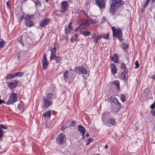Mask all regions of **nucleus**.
Here are the masks:
<instances>
[{
    "instance_id": "f257e3e1",
    "label": "nucleus",
    "mask_w": 155,
    "mask_h": 155,
    "mask_svg": "<svg viewBox=\"0 0 155 155\" xmlns=\"http://www.w3.org/2000/svg\"><path fill=\"white\" fill-rule=\"evenodd\" d=\"M124 4V2L122 0H111L110 10L112 15L114 14L119 7L122 5Z\"/></svg>"
},
{
    "instance_id": "f03ea898",
    "label": "nucleus",
    "mask_w": 155,
    "mask_h": 155,
    "mask_svg": "<svg viewBox=\"0 0 155 155\" xmlns=\"http://www.w3.org/2000/svg\"><path fill=\"white\" fill-rule=\"evenodd\" d=\"M112 30L113 31V36L114 38L117 37V38L120 41L123 40V34L121 29L120 27L116 28L115 27H112Z\"/></svg>"
},
{
    "instance_id": "7ed1b4c3",
    "label": "nucleus",
    "mask_w": 155,
    "mask_h": 155,
    "mask_svg": "<svg viewBox=\"0 0 155 155\" xmlns=\"http://www.w3.org/2000/svg\"><path fill=\"white\" fill-rule=\"evenodd\" d=\"M33 15H27L25 18V24L28 27L30 28L34 25V22L32 20Z\"/></svg>"
},
{
    "instance_id": "20e7f679",
    "label": "nucleus",
    "mask_w": 155,
    "mask_h": 155,
    "mask_svg": "<svg viewBox=\"0 0 155 155\" xmlns=\"http://www.w3.org/2000/svg\"><path fill=\"white\" fill-rule=\"evenodd\" d=\"M66 138L64 134L62 133L58 135L56 137V142L60 145H62L65 141Z\"/></svg>"
},
{
    "instance_id": "39448f33",
    "label": "nucleus",
    "mask_w": 155,
    "mask_h": 155,
    "mask_svg": "<svg viewBox=\"0 0 155 155\" xmlns=\"http://www.w3.org/2000/svg\"><path fill=\"white\" fill-rule=\"evenodd\" d=\"M104 124L106 126H109L110 124L112 126H115L117 124V122L114 118H110L109 119H103Z\"/></svg>"
},
{
    "instance_id": "423d86ee",
    "label": "nucleus",
    "mask_w": 155,
    "mask_h": 155,
    "mask_svg": "<svg viewBox=\"0 0 155 155\" xmlns=\"http://www.w3.org/2000/svg\"><path fill=\"white\" fill-rule=\"evenodd\" d=\"M18 101L17 94L13 93L10 95L8 101L6 103V104L9 105L12 104Z\"/></svg>"
},
{
    "instance_id": "0eeeda50",
    "label": "nucleus",
    "mask_w": 155,
    "mask_h": 155,
    "mask_svg": "<svg viewBox=\"0 0 155 155\" xmlns=\"http://www.w3.org/2000/svg\"><path fill=\"white\" fill-rule=\"evenodd\" d=\"M96 5L99 7L101 10L105 8L106 6L105 0H95Z\"/></svg>"
},
{
    "instance_id": "6e6552de",
    "label": "nucleus",
    "mask_w": 155,
    "mask_h": 155,
    "mask_svg": "<svg viewBox=\"0 0 155 155\" xmlns=\"http://www.w3.org/2000/svg\"><path fill=\"white\" fill-rule=\"evenodd\" d=\"M42 100L44 102L43 107L45 109L48 108L52 104V102L51 101L47 100L45 96H43Z\"/></svg>"
},
{
    "instance_id": "1a4fd4ad",
    "label": "nucleus",
    "mask_w": 155,
    "mask_h": 155,
    "mask_svg": "<svg viewBox=\"0 0 155 155\" xmlns=\"http://www.w3.org/2000/svg\"><path fill=\"white\" fill-rule=\"evenodd\" d=\"M76 72H78L79 74H86L87 73V70L83 67L79 66L75 70Z\"/></svg>"
},
{
    "instance_id": "9d476101",
    "label": "nucleus",
    "mask_w": 155,
    "mask_h": 155,
    "mask_svg": "<svg viewBox=\"0 0 155 155\" xmlns=\"http://www.w3.org/2000/svg\"><path fill=\"white\" fill-rule=\"evenodd\" d=\"M62 13H64L68 9L69 4L67 1H63L61 3Z\"/></svg>"
},
{
    "instance_id": "9b49d317",
    "label": "nucleus",
    "mask_w": 155,
    "mask_h": 155,
    "mask_svg": "<svg viewBox=\"0 0 155 155\" xmlns=\"http://www.w3.org/2000/svg\"><path fill=\"white\" fill-rule=\"evenodd\" d=\"M50 21V18H48L43 19L40 21L39 23V26L41 28H43L47 25L49 23Z\"/></svg>"
},
{
    "instance_id": "f8f14e48",
    "label": "nucleus",
    "mask_w": 155,
    "mask_h": 155,
    "mask_svg": "<svg viewBox=\"0 0 155 155\" xmlns=\"http://www.w3.org/2000/svg\"><path fill=\"white\" fill-rule=\"evenodd\" d=\"M42 63L43 69L44 70H46L48 67L49 63L47 60L46 56L45 53L43 55V59L42 60Z\"/></svg>"
},
{
    "instance_id": "ddd939ff",
    "label": "nucleus",
    "mask_w": 155,
    "mask_h": 155,
    "mask_svg": "<svg viewBox=\"0 0 155 155\" xmlns=\"http://www.w3.org/2000/svg\"><path fill=\"white\" fill-rule=\"evenodd\" d=\"M27 51H20L17 53V56L18 59L19 61L20 60V57H21L24 59H26L27 57V54H28Z\"/></svg>"
},
{
    "instance_id": "4468645a",
    "label": "nucleus",
    "mask_w": 155,
    "mask_h": 155,
    "mask_svg": "<svg viewBox=\"0 0 155 155\" xmlns=\"http://www.w3.org/2000/svg\"><path fill=\"white\" fill-rule=\"evenodd\" d=\"M68 70L66 71L63 74V77L64 79L65 80V82L68 81V84H69L70 82H71L73 81V80L72 78L68 77Z\"/></svg>"
},
{
    "instance_id": "2eb2a0df",
    "label": "nucleus",
    "mask_w": 155,
    "mask_h": 155,
    "mask_svg": "<svg viewBox=\"0 0 155 155\" xmlns=\"http://www.w3.org/2000/svg\"><path fill=\"white\" fill-rule=\"evenodd\" d=\"M18 82V81L17 80L13 81L8 84V86L11 89H14L17 86Z\"/></svg>"
},
{
    "instance_id": "dca6fc26",
    "label": "nucleus",
    "mask_w": 155,
    "mask_h": 155,
    "mask_svg": "<svg viewBox=\"0 0 155 155\" xmlns=\"http://www.w3.org/2000/svg\"><path fill=\"white\" fill-rule=\"evenodd\" d=\"M2 129H7V127L6 126H4L3 124H0V140H3L2 137L3 136L4 132H3Z\"/></svg>"
},
{
    "instance_id": "f3484780",
    "label": "nucleus",
    "mask_w": 155,
    "mask_h": 155,
    "mask_svg": "<svg viewBox=\"0 0 155 155\" xmlns=\"http://www.w3.org/2000/svg\"><path fill=\"white\" fill-rule=\"evenodd\" d=\"M72 24V21L69 23L68 28L65 29V32L66 34H69L71 31H73V29L71 26Z\"/></svg>"
},
{
    "instance_id": "a211bd4d",
    "label": "nucleus",
    "mask_w": 155,
    "mask_h": 155,
    "mask_svg": "<svg viewBox=\"0 0 155 155\" xmlns=\"http://www.w3.org/2000/svg\"><path fill=\"white\" fill-rule=\"evenodd\" d=\"M97 23V21L96 20H92L91 18L87 19L86 20L85 24L87 25H89L91 24L93 25Z\"/></svg>"
},
{
    "instance_id": "6ab92c4d",
    "label": "nucleus",
    "mask_w": 155,
    "mask_h": 155,
    "mask_svg": "<svg viewBox=\"0 0 155 155\" xmlns=\"http://www.w3.org/2000/svg\"><path fill=\"white\" fill-rule=\"evenodd\" d=\"M110 58L111 60L114 61V62L116 63H119V61L118 59L119 57L118 56L117 54H115L113 56H110Z\"/></svg>"
},
{
    "instance_id": "aec40b11",
    "label": "nucleus",
    "mask_w": 155,
    "mask_h": 155,
    "mask_svg": "<svg viewBox=\"0 0 155 155\" xmlns=\"http://www.w3.org/2000/svg\"><path fill=\"white\" fill-rule=\"evenodd\" d=\"M18 110L22 112H23L24 111L25 106L24 104L22 102H21L18 104Z\"/></svg>"
},
{
    "instance_id": "412c9836",
    "label": "nucleus",
    "mask_w": 155,
    "mask_h": 155,
    "mask_svg": "<svg viewBox=\"0 0 155 155\" xmlns=\"http://www.w3.org/2000/svg\"><path fill=\"white\" fill-rule=\"evenodd\" d=\"M51 115V111L50 110H48L42 114L43 116L44 117L48 118H50Z\"/></svg>"
},
{
    "instance_id": "4be33fe9",
    "label": "nucleus",
    "mask_w": 155,
    "mask_h": 155,
    "mask_svg": "<svg viewBox=\"0 0 155 155\" xmlns=\"http://www.w3.org/2000/svg\"><path fill=\"white\" fill-rule=\"evenodd\" d=\"M128 71H123L121 74V78L122 80L125 81L127 80L128 78L127 76Z\"/></svg>"
},
{
    "instance_id": "5701e85b",
    "label": "nucleus",
    "mask_w": 155,
    "mask_h": 155,
    "mask_svg": "<svg viewBox=\"0 0 155 155\" xmlns=\"http://www.w3.org/2000/svg\"><path fill=\"white\" fill-rule=\"evenodd\" d=\"M110 68L111 72L113 74H114L116 73L117 70L114 64H111L110 66Z\"/></svg>"
},
{
    "instance_id": "b1692460",
    "label": "nucleus",
    "mask_w": 155,
    "mask_h": 155,
    "mask_svg": "<svg viewBox=\"0 0 155 155\" xmlns=\"http://www.w3.org/2000/svg\"><path fill=\"white\" fill-rule=\"evenodd\" d=\"M112 84L117 87L118 91H119L120 88V82L118 80L114 81L113 82Z\"/></svg>"
},
{
    "instance_id": "393cba45",
    "label": "nucleus",
    "mask_w": 155,
    "mask_h": 155,
    "mask_svg": "<svg viewBox=\"0 0 155 155\" xmlns=\"http://www.w3.org/2000/svg\"><path fill=\"white\" fill-rule=\"evenodd\" d=\"M78 130L79 131L80 133L86 132V130L85 128L83 126L79 125L78 126Z\"/></svg>"
},
{
    "instance_id": "a878e982",
    "label": "nucleus",
    "mask_w": 155,
    "mask_h": 155,
    "mask_svg": "<svg viewBox=\"0 0 155 155\" xmlns=\"http://www.w3.org/2000/svg\"><path fill=\"white\" fill-rule=\"evenodd\" d=\"M114 104H115V106L116 107V109L115 110L116 112H117L120 109L121 107V105L118 101H117V102H116Z\"/></svg>"
},
{
    "instance_id": "bb28decb",
    "label": "nucleus",
    "mask_w": 155,
    "mask_h": 155,
    "mask_svg": "<svg viewBox=\"0 0 155 155\" xmlns=\"http://www.w3.org/2000/svg\"><path fill=\"white\" fill-rule=\"evenodd\" d=\"M15 77V73H12L8 74L6 76V79L7 80H11Z\"/></svg>"
},
{
    "instance_id": "cd10ccee",
    "label": "nucleus",
    "mask_w": 155,
    "mask_h": 155,
    "mask_svg": "<svg viewBox=\"0 0 155 155\" xmlns=\"http://www.w3.org/2000/svg\"><path fill=\"white\" fill-rule=\"evenodd\" d=\"M80 33L81 35L85 36H88L91 34V32L85 30L81 31Z\"/></svg>"
},
{
    "instance_id": "c85d7f7f",
    "label": "nucleus",
    "mask_w": 155,
    "mask_h": 155,
    "mask_svg": "<svg viewBox=\"0 0 155 155\" xmlns=\"http://www.w3.org/2000/svg\"><path fill=\"white\" fill-rule=\"evenodd\" d=\"M92 38L94 39L93 40V41L95 43H97L98 42L97 40V36L96 34L93 33L91 35Z\"/></svg>"
},
{
    "instance_id": "c756f323",
    "label": "nucleus",
    "mask_w": 155,
    "mask_h": 155,
    "mask_svg": "<svg viewBox=\"0 0 155 155\" xmlns=\"http://www.w3.org/2000/svg\"><path fill=\"white\" fill-rule=\"evenodd\" d=\"M122 47L123 49L124 50V51L127 52V49L129 47V45L124 42L122 43Z\"/></svg>"
},
{
    "instance_id": "7c9ffc66",
    "label": "nucleus",
    "mask_w": 155,
    "mask_h": 155,
    "mask_svg": "<svg viewBox=\"0 0 155 155\" xmlns=\"http://www.w3.org/2000/svg\"><path fill=\"white\" fill-rule=\"evenodd\" d=\"M32 1L35 4V6L37 7L39 6L41 7V3L38 0H32Z\"/></svg>"
},
{
    "instance_id": "2f4dec72",
    "label": "nucleus",
    "mask_w": 155,
    "mask_h": 155,
    "mask_svg": "<svg viewBox=\"0 0 155 155\" xmlns=\"http://www.w3.org/2000/svg\"><path fill=\"white\" fill-rule=\"evenodd\" d=\"M53 94L51 93H48L46 94V98L48 100L50 101L52 98V96Z\"/></svg>"
},
{
    "instance_id": "473e14b6",
    "label": "nucleus",
    "mask_w": 155,
    "mask_h": 155,
    "mask_svg": "<svg viewBox=\"0 0 155 155\" xmlns=\"http://www.w3.org/2000/svg\"><path fill=\"white\" fill-rule=\"evenodd\" d=\"M15 77H21L22 76H23L24 74V72H18L16 73H15Z\"/></svg>"
},
{
    "instance_id": "72a5a7b5",
    "label": "nucleus",
    "mask_w": 155,
    "mask_h": 155,
    "mask_svg": "<svg viewBox=\"0 0 155 155\" xmlns=\"http://www.w3.org/2000/svg\"><path fill=\"white\" fill-rule=\"evenodd\" d=\"M121 68L123 70V71H128V69H127L126 65L124 63H121Z\"/></svg>"
},
{
    "instance_id": "f704fd0d",
    "label": "nucleus",
    "mask_w": 155,
    "mask_h": 155,
    "mask_svg": "<svg viewBox=\"0 0 155 155\" xmlns=\"http://www.w3.org/2000/svg\"><path fill=\"white\" fill-rule=\"evenodd\" d=\"M110 100L111 101L114 103V104L116 102H117V101H118L117 99L113 96H111L110 97Z\"/></svg>"
},
{
    "instance_id": "c9c22d12",
    "label": "nucleus",
    "mask_w": 155,
    "mask_h": 155,
    "mask_svg": "<svg viewBox=\"0 0 155 155\" xmlns=\"http://www.w3.org/2000/svg\"><path fill=\"white\" fill-rule=\"evenodd\" d=\"M120 99L122 102H125L126 101V97L124 94H121L120 96Z\"/></svg>"
},
{
    "instance_id": "e433bc0d",
    "label": "nucleus",
    "mask_w": 155,
    "mask_h": 155,
    "mask_svg": "<svg viewBox=\"0 0 155 155\" xmlns=\"http://www.w3.org/2000/svg\"><path fill=\"white\" fill-rule=\"evenodd\" d=\"M5 41L4 40L1 41L0 42V49L1 48H3L5 45Z\"/></svg>"
},
{
    "instance_id": "4c0bfd02",
    "label": "nucleus",
    "mask_w": 155,
    "mask_h": 155,
    "mask_svg": "<svg viewBox=\"0 0 155 155\" xmlns=\"http://www.w3.org/2000/svg\"><path fill=\"white\" fill-rule=\"evenodd\" d=\"M87 24H85V22L84 23L81 24L79 25V27L80 28V29H84L85 25H87Z\"/></svg>"
},
{
    "instance_id": "58836bf2",
    "label": "nucleus",
    "mask_w": 155,
    "mask_h": 155,
    "mask_svg": "<svg viewBox=\"0 0 155 155\" xmlns=\"http://www.w3.org/2000/svg\"><path fill=\"white\" fill-rule=\"evenodd\" d=\"M150 1L149 0H146L145 3L143 5V8H145L147 7Z\"/></svg>"
},
{
    "instance_id": "ea45409f",
    "label": "nucleus",
    "mask_w": 155,
    "mask_h": 155,
    "mask_svg": "<svg viewBox=\"0 0 155 155\" xmlns=\"http://www.w3.org/2000/svg\"><path fill=\"white\" fill-rule=\"evenodd\" d=\"M51 54L55 53L56 52V47H55L52 48L51 49Z\"/></svg>"
},
{
    "instance_id": "a19ab883",
    "label": "nucleus",
    "mask_w": 155,
    "mask_h": 155,
    "mask_svg": "<svg viewBox=\"0 0 155 155\" xmlns=\"http://www.w3.org/2000/svg\"><path fill=\"white\" fill-rule=\"evenodd\" d=\"M25 17L24 13H23L20 16L19 20L18 21L20 23L22 21V19L25 18Z\"/></svg>"
},
{
    "instance_id": "79ce46f5",
    "label": "nucleus",
    "mask_w": 155,
    "mask_h": 155,
    "mask_svg": "<svg viewBox=\"0 0 155 155\" xmlns=\"http://www.w3.org/2000/svg\"><path fill=\"white\" fill-rule=\"evenodd\" d=\"M61 13H62V10H57L56 11L55 14L56 15H60Z\"/></svg>"
},
{
    "instance_id": "37998d69",
    "label": "nucleus",
    "mask_w": 155,
    "mask_h": 155,
    "mask_svg": "<svg viewBox=\"0 0 155 155\" xmlns=\"http://www.w3.org/2000/svg\"><path fill=\"white\" fill-rule=\"evenodd\" d=\"M18 41L22 45L24 44V43L23 42L22 40V36H20L18 38Z\"/></svg>"
},
{
    "instance_id": "c03bdc74",
    "label": "nucleus",
    "mask_w": 155,
    "mask_h": 155,
    "mask_svg": "<svg viewBox=\"0 0 155 155\" xmlns=\"http://www.w3.org/2000/svg\"><path fill=\"white\" fill-rule=\"evenodd\" d=\"M54 59L57 63L59 62L60 61V58L58 56H55Z\"/></svg>"
},
{
    "instance_id": "a18cd8bd",
    "label": "nucleus",
    "mask_w": 155,
    "mask_h": 155,
    "mask_svg": "<svg viewBox=\"0 0 155 155\" xmlns=\"http://www.w3.org/2000/svg\"><path fill=\"white\" fill-rule=\"evenodd\" d=\"M55 56H57L54 54H51L50 57V59L53 60L54 59Z\"/></svg>"
},
{
    "instance_id": "49530a36",
    "label": "nucleus",
    "mask_w": 155,
    "mask_h": 155,
    "mask_svg": "<svg viewBox=\"0 0 155 155\" xmlns=\"http://www.w3.org/2000/svg\"><path fill=\"white\" fill-rule=\"evenodd\" d=\"M76 125V123L74 121H73L71 122V124L70 126V127H75Z\"/></svg>"
},
{
    "instance_id": "de8ad7c7",
    "label": "nucleus",
    "mask_w": 155,
    "mask_h": 155,
    "mask_svg": "<svg viewBox=\"0 0 155 155\" xmlns=\"http://www.w3.org/2000/svg\"><path fill=\"white\" fill-rule=\"evenodd\" d=\"M135 64L136 65L135 67V68H138L139 67V63L138 61L137 60L135 62Z\"/></svg>"
},
{
    "instance_id": "09e8293b",
    "label": "nucleus",
    "mask_w": 155,
    "mask_h": 155,
    "mask_svg": "<svg viewBox=\"0 0 155 155\" xmlns=\"http://www.w3.org/2000/svg\"><path fill=\"white\" fill-rule=\"evenodd\" d=\"M6 5L7 8H8L10 9L11 7L10 5V3L9 1H8V2H7Z\"/></svg>"
},
{
    "instance_id": "8fccbe9b",
    "label": "nucleus",
    "mask_w": 155,
    "mask_h": 155,
    "mask_svg": "<svg viewBox=\"0 0 155 155\" xmlns=\"http://www.w3.org/2000/svg\"><path fill=\"white\" fill-rule=\"evenodd\" d=\"M81 12L83 13L84 15H85L87 17L89 18V17L87 13L85 11L83 10L81 11Z\"/></svg>"
},
{
    "instance_id": "3c124183",
    "label": "nucleus",
    "mask_w": 155,
    "mask_h": 155,
    "mask_svg": "<svg viewBox=\"0 0 155 155\" xmlns=\"http://www.w3.org/2000/svg\"><path fill=\"white\" fill-rule=\"evenodd\" d=\"M87 143H86L87 145L89 144L92 141V139L91 138H89L87 140Z\"/></svg>"
},
{
    "instance_id": "603ef678",
    "label": "nucleus",
    "mask_w": 155,
    "mask_h": 155,
    "mask_svg": "<svg viewBox=\"0 0 155 155\" xmlns=\"http://www.w3.org/2000/svg\"><path fill=\"white\" fill-rule=\"evenodd\" d=\"M109 35L108 34H105L103 36V37L105 39H108L109 37Z\"/></svg>"
},
{
    "instance_id": "864d4df0",
    "label": "nucleus",
    "mask_w": 155,
    "mask_h": 155,
    "mask_svg": "<svg viewBox=\"0 0 155 155\" xmlns=\"http://www.w3.org/2000/svg\"><path fill=\"white\" fill-rule=\"evenodd\" d=\"M67 128L66 126H63L62 128L61 129V130H62L63 132H64L65 129Z\"/></svg>"
},
{
    "instance_id": "5fc2aeb1",
    "label": "nucleus",
    "mask_w": 155,
    "mask_h": 155,
    "mask_svg": "<svg viewBox=\"0 0 155 155\" xmlns=\"http://www.w3.org/2000/svg\"><path fill=\"white\" fill-rule=\"evenodd\" d=\"M77 38L74 35L72 38V40L74 41H76Z\"/></svg>"
},
{
    "instance_id": "6e6d98bb",
    "label": "nucleus",
    "mask_w": 155,
    "mask_h": 155,
    "mask_svg": "<svg viewBox=\"0 0 155 155\" xmlns=\"http://www.w3.org/2000/svg\"><path fill=\"white\" fill-rule=\"evenodd\" d=\"M86 132H83L81 133L82 135V139H84L85 137V136H84V134H85Z\"/></svg>"
},
{
    "instance_id": "4d7b16f0",
    "label": "nucleus",
    "mask_w": 155,
    "mask_h": 155,
    "mask_svg": "<svg viewBox=\"0 0 155 155\" xmlns=\"http://www.w3.org/2000/svg\"><path fill=\"white\" fill-rule=\"evenodd\" d=\"M155 107V103H153L150 107L152 109H153Z\"/></svg>"
},
{
    "instance_id": "13d9d810",
    "label": "nucleus",
    "mask_w": 155,
    "mask_h": 155,
    "mask_svg": "<svg viewBox=\"0 0 155 155\" xmlns=\"http://www.w3.org/2000/svg\"><path fill=\"white\" fill-rule=\"evenodd\" d=\"M97 40L98 41V40L99 39H101L103 37V36L101 35H99L97 36Z\"/></svg>"
},
{
    "instance_id": "bf43d9fd",
    "label": "nucleus",
    "mask_w": 155,
    "mask_h": 155,
    "mask_svg": "<svg viewBox=\"0 0 155 155\" xmlns=\"http://www.w3.org/2000/svg\"><path fill=\"white\" fill-rule=\"evenodd\" d=\"M81 29H80V28L79 26L76 28L75 29V31H80Z\"/></svg>"
},
{
    "instance_id": "052dcab7",
    "label": "nucleus",
    "mask_w": 155,
    "mask_h": 155,
    "mask_svg": "<svg viewBox=\"0 0 155 155\" xmlns=\"http://www.w3.org/2000/svg\"><path fill=\"white\" fill-rule=\"evenodd\" d=\"M5 101L2 100H0V105H1L2 104H5Z\"/></svg>"
},
{
    "instance_id": "680f3d73",
    "label": "nucleus",
    "mask_w": 155,
    "mask_h": 155,
    "mask_svg": "<svg viewBox=\"0 0 155 155\" xmlns=\"http://www.w3.org/2000/svg\"><path fill=\"white\" fill-rule=\"evenodd\" d=\"M151 113L154 116H155V109L153 111H151Z\"/></svg>"
},
{
    "instance_id": "e2e57ef3",
    "label": "nucleus",
    "mask_w": 155,
    "mask_h": 155,
    "mask_svg": "<svg viewBox=\"0 0 155 155\" xmlns=\"http://www.w3.org/2000/svg\"><path fill=\"white\" fill-rule=\"evenodd\" d=\"M103 19L104 21H106L107 20V18L105 17L104 16L103 17Z\"/></svg>"
},
{
    "instance_id": "0e129e2a",
    "label": "nucleus",
    "mask_w": 155,
    "mask_h": 155,
    "mask_svg": "<svg viewBox=\"0 0 155 155\" xmlns=\"http://www.w3.org/2000/svg\"><path fill=\"white\" fill-rule=\"evenodd\" d=\"M151 78L152 79H154V80L155 79V76L154 75H153V76H151Z\"/></svg>"
},
{
    "instance_id": "69168bd1",
    "label": "nucleus",
    "mask_w": 155,
    "mask_h": 155,
    "mask_svg": "<svg viewBox=\"0 0 155 155\" xmlns=\"http://www.w3.org/2000/svg\"><path fill=\"white\" fill-rule=\"evenodd\" d=\"M108 147V146L107 145H105V149H107Z\"/></svg>"
},
{
    "instance_id": "338daca9",
    "label": "nucleus",
    "mask_w": 155,
    "mask_h": 155,
    "mask_svg": "<svg viewBox=\"0 0 155 155\" xmlns=\"http://www.w3.org/2000/svg\"><path fill=\"white\" fill-rule=\"evenodd\" d=\"M145 8H143H143H142V9H141V12H144V10H145Z\"/></svg>"
},
{
    "instance_id": "774afa93",
    "label": "nucleus",
    "mask_w": 155,
    "mask_h": 155,
    "mask_svg": "<svg viewBox=\"0 0 155 155\" xmlns=\"http://www.w3.org/2000/svg\"><path fill=\"white\" fill-rule=\"evenodd\" d=\"M89 136V134H88V133H87V134H86V137H88Z\"/></svg>"
}]
</instances>
